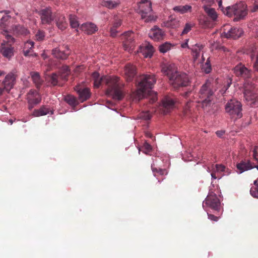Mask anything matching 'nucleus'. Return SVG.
Wrapping results in <instances>:
<instances>
[{"instance_id":"4be33fe9","label":"nucleus","mask_w":258,"mask_h":258,"mask_svg":"<svg viewBox=\"0 0 258 258\" xmlns=\"http://www.w3.org/2000/svg\"><path fill=\"white\" fill-rule=\"evenodd\" d=\"M80 29L87 34H92L98 30L97 26L92 23H84L80 26Z\"/></svg>"},{"instance_id":"49530a36","label":"nucleus","mask_w":258,"mask_h":258,"mask_svg":"<svg viewBox=\"0 0 258 258\" xmlns=\"http://www.w3.org/2000/svg\"><path fill=\"white\" fill-rule=\"evenodd\" d=\"M6 86L2 83V86L0 87V96L3 95L5 92L9 93L10 90H7Z\"/></svg>"},{"instance_id":"c9c22d12","label":"nucleus","mask_w":258,"mask_h":258,"mask_svg":"<svg viewBox=\"0 0 258 258\" xmlns=\"http://www.w3.org/2000/svg\"><path fill=\"white\" fill-rule=\"evenodd\" d=\"M64 100L69 105L75 107L78 104V101L76 98L72 95H67L64 98Z\"/></svg>"},{"instance_id":"b1692460","label":"nucleus","mask_w":258,"mask_h":258,"mask_svg":"<svg viewBox=\"0 0 258 258\" xmlns=\"http://www.w3.org/2000/svg\"><path fill=\"white\" fill-rule=\"evenodd\" d=\"M52 55L57 58L66 59L68 58L70 51L68 48L66 50L61 51L58 48L53 49L52 51Z\"/></svg>"},{"instance_id":"9d476101","label":"nucleus","mask_w":258,"mask_h":258,"mask_svg":"<svg viewBox=\"0 0 258 258\" xmlns=\"http://www.w3.org/2000/svg\"><path fill=\"white\" fill-rule=\"evenodd\" d=\"M257 149L258 147L257 146H255L252 151V156L255 160L257 161V164L254 165L249 160L244 159L242 160L236 165L237 168L239 170V173H241L245 171L251 169L254 167L258 169V158L257 157Z\"/></svg>"},{"instance_id":"3c124183","label":"nucleus","mask_w":258,"mask_h":258,"mask_svg":"<svg viewBox=\"0 0 258 258\" xmlns=\"http://www.w3.org/2000/svg\"><path fill=\"white\" fill-rule=\"evenodd\" d=\"M208 218L213 221H217L219 217L211 214H208Z\"/></svg>"},{"instance_id":"c756f323","label":"nucleus","mask_w":258,"mask_h":258,"mask_svg":"<svg viewBox=\"0 0 258 258\" xmlns=\"http://www.w3.org/2000/svg\"><path fill=\"white\" fill-rule=\"evenodd\" d=\"M180 25L179 21L174 18L170 17L165 23V26L172 28H178Z\"/></svg>"},{"instance_id":"e2e57ef3","label":"nucleus","mask_w":258,"mask_h":258,"mask_svg":"<svg viewBox=\"0 0 258 258\" xmlns=\"http://www.w3.org/2000/svg\"><path fill=\"white\" fill-rule=\"evenodd\" d=\"M29 53H30V50H24V54L26 56L29 55Z\"/></svg>"},{"instance_id":"393cba45","label":"nucleus","mask_w":258,"mask_h":258,"mask_svg":"<svg viewBox=\"0 0 258 258\" xmlns=\"http://www.w3.org/2000/svg\"><path fill=\"white\" fill-rule=\"evenodd\" d=\"M15 80V77L13 74H9L6 76L3 84L7 87V90H11L14 85Z\"/></svg>"},{"instance_id":"6e6552de","label":"nucleus","mask_w":258,"mask_h":258,"mask_svg":"<svg viewBox=\"0 0 258 258\" xmlns=\"http://www.w3.org/2000/svg\"><path fill=\"white\" fill-rule=\"evenodd\" d=\"M151 3L149 0H141L138 4L139 13L145 22H149L155 20L154 16L151 14Z\"/></svg>"},{"instance_id":"603ef678","label":"nucleus","mask_w":258,"mask_h":258,"mask_svg":"<svg viewBox=\"0 0 258 258\" xmlns=\"http://www.w3.org/2000/svg\"><path fill=\"white\" fill-rule=\"evenodd\" d=\"M231 84V80H227V84L226 85H225L223 89H222V90L224 91V92L223 93H224L226 90L229 88V87L230 86Z\"/></svg>"},{"instance_id":"052dcab7","label":"nucleus","mask_w":258,"mask_h":258,"mask_svg":"<svg viewBox=\"0 0 258 258\" xmlns=\"http://www.w3.org/2000/svg\"><path fill=\"white\" fill-rule=\"evenodd\" d=\"M224 133L225 132L223 131H218L216 132L217 136L219 137H221Z\"/></svg>"},{"instance_id":"338daca9","label":"nucleus","mask_w":258,"mask_h":258,"mask_svg":"<svg viewBox=\"0 0 258 258\" xmlns=\"http://www.w3.org/2000/svg\"><path fill=\"white\" fill-rule=\"evenodd\" d=\"M211 176H212V178H213V179H216L217 178V177L216 176L215 173L212 172L211 173Z\"/></svg>"},{"instance_id":"5701e85b","label":"nucleus","mask_w":258,"mask_h":258,"mask_svg":"<svg viewBox=\"0 0 258 258\" xmlns=\"http://www.w3.org/2000/svg\"><path fill=\"white\" fill-rule=\"evenodd\" d=\"M203 48V45L198 43L190 45L189 49L191 51V54L195 61L200 57L201 51Z\"/></svg>"},{"instance_id":"c85d7f7f","label":"nucleus","mask_w":258,"mask_h":258,"mask_svg":"<svg viewBox=\"0 0 258 258\" xmlns=\"http://www.w3.org/2000/svg\"><path fill=\"white\" fill-rule=\"evenodd\" d=\"M77 88H78L77 87ZM76 90L79 95V98L82 102L87 100L90 96V90L88 88L81 89L77 88Z\"/></svg>"},{"instance_id":"c03bdc74","label":"nucleus","mask_w":258,"mask_h":258,"mask_svg":"<svg viewBox=\"0 0 258 258\" xmlns=\"http://www.w3.org/2000/svg\"><path fill=\"white\" fill-rule=\"evenodd\" d=\"M44 32L40 30H39L35 34L36 39L38 41L43 40L44 39Z\"/></svg>"},{"instance_id":"f704fd0d","label":"nucleus","mask_w":258,"mask_h":258,"mask_svg":"<svg viewBox=\"0 0 258 258\" xmlns=\"http://www.w3.org/2000/svg\"><path fill=\"white\" fill-rule=\"evenodd\" d=\"M69 20L70 25L72 28H77L79 27V24L77 18L75 15L72 14L70 15Z\"/></svg>"},{"instance_id":"774afa93","label":"nucleus","mask_w":258,"mask_h":258,"mask_svg":"<svg viewBox=\"0 0 258 258\" xmlns=\"http://www.w3.org/2000/svg\"><path fill=\"white\" fill-rule=\"evenodd\" d=\"M188 108H189V102H187L186 103V106H185V109L186 110Z\"/></svg>"},{"instance_id":"09e8293b","label":"nucleus","mask_w":258,"mask_h":258,"mask_svg":"<svg viewBox=\"0 0 258 258\" xmlns=\"http://www.w3.org/2000/svg\"><path fill=\"white\" fill-rule=\"evenodd\" d=\"M116 28H115L114 27H112L110 28V36L112 37H114L116 36V34L117 33V31L116 30Z\"/></svg>"},{"instance_id":"6e6d98bb","label":"nucleus","mask_w":258,"mask_h":258,"mask_svg":"<svg viewBox=\"0 0 258 258\" xmlns=\"http://www.w3.org/2000/svg\"><path fill=\"white\" fill-rule=\"evenodd\" d=\"M157 100V94L156 93H154L152 95L151 98L150 99V103H153L155 102H156Z\"/></svg>"},{"instance_id":"69168bd1","label":"nucleus","mask_w":258,"mask_h":258,"mask_svg":"<svg viewBox=\"0 0 258 258\" xmlns=\"http://www.w3.org/2000/svg\"><path fill=\"white\" fill-rule=\"evenodd\" d=\"M146 137H148V138H152L153 137V136L152 135V134L150 133H147L146 134Z\"/></svg>"},{"instance_id":"e433bc0d","label":"nucleus","mask_w":258,"mask_h":258,"mask_svg":"<svg viewBox=\"0 0 258 258\" xmlns=\"http://www.w3.org/2000/svg\"><path fill=\"white\" fill-rule=\"evenodd\" d=\"M202 70L206 74L211 72L212 70L211 65L210 63V58H208L206 62L202 66Z\"/></svg>"},{"instance_id":"5fc2aeb1","label":"nucleus","mask_w":258,"mask_h":258,"mask_svg":"<svg viewBox=\"0 0 258 258\" xmlns=\"http://www.w3.org/2000/svg\"><path fill=\"white\" fill-rule=\"evenodd\" d=\"M69 73H69L68 67H66L65 70H64V75L63 76L61 75L60 76V77L63 78L64 79H66L67 77L69 76Z\"/></svg>"},{"instance_id":"680f3d73","label":"nucleus","mask_w":258,"mask_h":258,"mask_svg":"<svg viewBox=\"0 0 258 258\" xmlns=\"http://www.w3.org/2000/svg\"><path fill=\"white\" fill-rule=\"evenodd\" d=\"M36 104H33V103H28V109L29 110H31L34 107L35 105H36Z\"/></svg>"},{"instance_id":"6ab92c4d","label":"nucleus","mask_w":258,"mask_h":258,"mask_svg":"<svg viewBox=\"0 0 258 258\" xmlns=\"http://www.w3.org/2000/svg\"><path fill=\"white\" fill-rule=\"evenodd\" d=\"M243 31L241 29L237 28H231L227 32L224 31V35L227 38H233L236 39L240 37L242 34Z\"/></svg>"},{"instance_id":"ddd939ff","label":"nucleus","mask_w":258,"mask_h":258,"mask_svg":"<svg viewBox=\"0 0 258 258\" xmlns=\"http://www.w3.org/2000/svg\"><path fill=\"white\" fill-rule=\"evenodd\" d=\"M203 207L206 206L215 210H219L220 206L219 199L216 194L213 192H209L205 200L203 202Z\"/></svg>"},{"instance_id":"de8ad7c7","label":"nucleus","mask_w":258,"mask_h":258,"mask_svg":"<svg viewBox=\"0 0 258 258\" xmlns=\"http://www.w3.org/2000/svg\"><path fill=\"white\" fill-rule=\"evenodd\" d=\"M218 1V6L219 8L221 9V10L222 11L223 14H224L226 15V7L225 8L222 5V1L220 0H217Z\"/></svg>"},{"instance_id":"bb28decb","label":"nucleus","mask_w":258,"mask_h":258,"mask_svg":"<svg viewBox=\"0 0 258 258\" xmlns=\"http://www.w3.org/2000/svg\"><path fill=\"white\" fill-rule=\"evenodd\" d=\"M140 52L143 53L145 57H151L154 52L153 47L150 45L147 44L145 46H140Z\"/></svg>"},{"instance_id":"412c9836","label":"nucleus","mask_w":258,"mask_h":258,"mask_svg":"<svg viewBox=\"0 0 258 258\" xmlns=\"http://www.w3.org/2000/svg\"><path fill=\"white\" fill-rule=\"evenodd\" d=\"M175 102L176 99L174 97L172 96H171V97L166 96L162 100V105L168 112V110L174 108Z\"/></svg>"},{"instance_id":"39448f33","label":"nucleus","mask_w":258,"mask_h":258,"mask_svg":"<svg viewBox=\"0 0 258 258\" xmlns=\"http://www.w3.org/2000/svg\"><path fill=\"white\" fill-rule=\"evenodd\" d=\"M226 15L229 17L234 16L233 20L238 21L247 14V6L244 2H239L231 6L226 7Z\"/></svg>"},{"instance_id":"13d9d810","label":"nucleus","mask_w":258,"mask_h":258,"mask_svg":"<svg viewBox=\"0 0 258 258\" xmlns=\"http://www.w3.org/2000/svg\"><path fill=\"white\" fill-rule=\"evenodd\" d=\"M152 170L154 173V176H156L157 174L158 173L159 168H157L156 167H154L152 165L151 166Z\"/></svg>"},{"instance_id":"864d4df0","label":"nucleus","mask_w":258,"mask_h":258,"mask_svg":"<svg viewBox=\"0 0 258 258\" xmlns=\"http://www.w3.org/2000/svg\"><path fill=\"white\" fill-rule=\"evenodd\" d=\"M121 24V21L120 19H117L115 20V21L114 22L113 24V27L117 28L119 27Z\"/></svg>"},{"instance_id":"a211bd4d","label":"nucleus","mask_w":258,"mask_h":258,"mask_svg":"<svg viewBox=\"0 0 258 258\" xmlns=\"http://www.w3.org/2000/svg\"><path fill=\"white\" fill-rule=\"evenodd\" d=\"M27 99L28 103L34 104H39L41 101V98L37 91L34 90H30L27 94Z\"/></svg>"},{"instance_id":"4c0bfd02","label":"nucleus","mask_w":258,"mask_h":258,"mask_svg":"<svg viewBox=\"0 0 258 258\" xmlns=\"http://www.w3.org/2000/svg\"><path fill=\"white\" fill-rule=\"evenodd\" d=\"M172 44L171 43L165 42L159 46V49L160 52L164 53L169 50Z\"/></svg>"},{"instance_id":"7ed1b4c3","label":"nucleus","mask_w":258,"mask_h":258,"mask_svg":"<svg viewBox=\"0 0 258 258\" xmlns=\"http://www.w3.org/2000/svg\"><path fill=\"white\" fill-rule=\"evenodd\" d=\"M161 71L168 76L170 84L175 89L187 86L189 84V79L186 74L177 71L174 64H164Z\"/></svg>"},{"instance_id":"bf43d9fd","label":"nucleus","mask_w":258,"mask_h":258,"mask_svg":"<svg viewBox=\"0 0 258 258\" xmlns=\"http://www.w3.org/2000/svg\"><path fill=\"white\" fill-rule=\"evenodd\" d=\"M188 40H189V39H186V41L181 44V47L182 48L187 47L189 49L190 46H188Z\"/></svg>"},{"instance_id":"2f4dec72","label":"nucleus","mask_w":258,"mask_h":258,"mask_svg":"<svg viewBox=\"0 0 258 258\" xmlns=\"http://www.w3.org/2000/svg\"><path fill=\"white\" fill-rule=\"evenodd\" d=\"M31 78L36 87L39 88L42 85L43 81L40 78L39 73L37 72H32L31 73Z\"/></svg>"},{"instance_id":"f3484780","label":"nucleus","mask_w":258,"mask_h":258,"mask_svg":"<svg viewBox=\"0 0 258 258\" xmlns=\"http://www.w3.org/2000/svg\"><path fill=\"white\" fill-rule=\"evenodd\" d=\"M137 74L136 67L130 63L127 64L124 69V75L126 80L132 81Z\"/></svg>"},{"instance_id":"1a4fd4ad","label":"nucleus","mask_w":258,"mask_h":258,"mask_svg":"<svg viewBox=\"0 0 258 258\" xmlns=\"http://www.w3.org/2000/svg\"><path fill=\"white\" fill-rule=\"evenodd\" d=\"M4 12L6 15L1 19L0 29L3 31L2 33L5 36L6 39H7L8 41L13 42L14 41V38L9 34V30H8L12 17L8 15L10 13L9 11H5Z\"/></svg>"},{"instance_id":"8fccbe9b","label":"nucleus","mask_w":258,"mask_h":258,"mask_svg":"<svg viewBox=\"0 0 258 258\" xmlns=\"http://www.w3.org/2000/svg\"><path fill=\"white\" fill-rule=\"evenodd\" d=\"M215 166L216 170L218 172H223L225 169V167L221 164H216Z\"/></svg>"},{"instance_id":"0e129e2a","label":"nucleus","mask_w":258,"mask_h":258,"mask_svg":"<svg viewBox=\"0 0 258 258\" xmlns=\"http://www.w3.org/2000/svg\"><path fill=\"white\" fill-rule=\"evenodd\" d=\"M26 45H31V47H33V45H34V42H32V41H29V42H27V43L26 44Z\"/></svg>"},{"instance_id":"a18cd8bd","label":"nucleus","mask_w":258,"mask_h":258,"mask_svg":"<svg viewBox=\"0 0 258 258\" xmlns=\"http://www.w3.org/2000/svg\"><path fill=\"white\" fill-rule=\"evenodd\" d=\"M142 149L144 150V152L146 154L152 150L151 146L147 142L144 144L142 146Z\"/></svg>"},{"instance_id":"20e7f679","label":"nucleus","mask_w":258,"mask_h":258,"mask_svg":"<svg viewBox=\"0 0 258 258\" xmlns=\"http://www.w3.org/2000/svg\"><path fill=\"white\" fill-rule=\"evenodd\" d=\"M213 93L211 83L210 80H207L202 86L199 93L200 98L199 102L201 103V106L203 108L211 106Z\"/></svg>"},{"instance_id":"58836bf2","label":"nucleus","mask_w":258,"mask_h":258,"mask_svg":"<svg viewBox=\"0 0 258 258\" xmlns=\"http://www.w3.org/2000/svg\"><path fill=\"white\" fill-rule=\"evenodd\" d=\"M58 75L56 73H52L49 76V81L53 86H56L58 84Z\"/></svg>"},{"instance_id":"f03ea898","label":"nucleus","mask_w":258,"mask_h":258,"mask_svg":"<svg viewBox=\"0 0 258 258\" xmlns=\"http://www.w3.org/2000/svg\"><path fill=\"white\" fill-rule=\"evenodd\" d=\"M156 82V79L153 74L140 75L136 80L137 90L133 93V97L140 100L151 93V89Z\"/></svg>"},{"instance_id":"423d86ee","label":"nucleus","mask_w":258,"mask_h":258,"mask_svg":"<svg viewBox=\"0 0 258 258\" xmlns=\"http://www.w3.org/2000/svg\"><path fill=\"white\" fill-rule=\"evenodd\" d=\"M225 109L226 112L232 118L237 119L242 116V104L240 102L235 99L228 101L225 105Z\"/></svg>"},{"instance_id":"7c9ffc66","label":"nucleus","mask_w":258,"mask_h":258,"mask_svg":"<svg viewBox=\"0 0 258 258\" xmlns=\"http://www.w3.org/2000/svg\"><path fill=\"white\" fill-rule=\"evenodd\" d=\"M173 10L176 12L180 14H184L188 12H190L191 10V6L188 5L184 6H177L173 8Z\"/></svg>"},{"instance_id":"2eb2a0df","label":"nucleus","mask_w":258,"mask_h":258,"mask_svg":"<svg viewBox=\"0 0 258 258\" xmlns=\"http://www.w3.org/2000/svg\"><path fill=\"white\" fill-rule=\"evenodd\" d=\"M234 73L237 77H240L244 79H248L251 77V71L241 63L235 67Z\"/></svg>"},{"instance_id":"a878e982","label":"nucleus","mask_w":258,"mask_h":258,"mask_svg":"<svg viewBox=\"0 0 258 258\" xmlns=\"http://www.w3.org/2000/svg\"><path fill=\"white\" fill-rule=\"evenodd\" d=\"M49 112H51V114L53 113V111H51L49 108L45 106H42L38 109H35L32 113V115L35 117H39L48 114Z\"/></svg>"},{"instance_id":"f257e3e1","label":"nucleus","mask_w":258,"mask_h":258,"mask_svg":"<svg viewBox=\"0 0 258 258\" xmlns=\"http://www.w3.org/2000/svg\"><path fill=\"white\" fill-rule=\"evenodd\" d=\"M92 78L94 81L95 87L99 88L102 83H105L107 86L106 92L107 95L118 100L123 98L122 85L119 82L118 77L102 76L100 78L99 74L95 72L92 74Z\"/></svg>"},{"instance_id":"4468645a","label":"nucleus","mask_w":258,"mask_h":258,"mask_svg":"<svg viewBox=\"0 0 258 258\" xmlns=\"http://www.w3.org/2000/svg\"><path fill=\"white\" fill-rule=\"evenodd\" d=\"M4 40L0 47V52L1 54L5 57L10 59L14 55V47L12 45L15 42H11L8 41L7 39Z\"/></svg>"},{"instance_id":"a19ab883","label":"nucleus","mask_w":258,"mask_h":258,"mask_svg":"<svg viewBox=\"0 0 258 258\" xmlns=\"http://www.w3.org/2000/svg\"><path fill=\"white\" fill-rule=\"evenodd\" d=\"M252 6H250V11L255 12L258 10V0H251Z\"/></svg>"},{"instance_id":"aec40b11","label":"nucleus","mask_w":258,"mask_h":258,"mask_svg":"<svg viewBox=\"0 0 258 258\" xmlns=\"http://www.w3.org/2000/svg\"><path fill=\"white\" fill-rule=\"evenodd\" d=\"M13 33L15 35L26 36L29 33V31L23 26L16 25L13 26L11 29H9V33Z\"/></svg>"},{"instance_id":"9b49d317","label":"nucleus","mask_w":258,"mask_h":258,"mask_svg":"<svg viewBox=\"0 0 258 258\" xmlns=\"http://www.w3.org/2000/svg\"><path fill=\"white\" fill-rule=\"evenodd\" d=\"M36 13L39 15L41 24L42 25H50L53 22L54 16L52 13V8L51 7H46L41 8Z\"/></svg>"},{"instance_id":"37998d69","label":"nucleus","mask_w":258,"mask_h":258,"mask_svg":"<svg viewBox=\"0 0 258 258\" xmlns=\"http://www.w3.org/2000/svg\"><path fill=\"white\" fill-rule=\"evenodd\" d=\"M192 27L193 25L191 24L186 23L182 31L181 35H183L187 34L191 30Z\"/></svg>"},{"instance_id":"72a5a7b5","label":"nucleus","mask_w":258,"mask_h":258,"mask_svg":"<svg viewBox=\"0 0 258 258\" xmlns=\"http://www.w3.org/2000/svg\"><path fill=\"white\" fill-rule=\"evenodd\" d=\"M250 195L255 198H258V178L253 182V185L250 190Z\"/></svg>"},{"instance_id":"0eeeda50","label":"nucleus","mask_w":258,"mask_h":258,"mask_svg":"<svg viewBox=\"0 0 258 258\" xmlns=\"http://www.w3.org/2000/svg\"><path fill=\"white\" fill-rule=\"evenodd\" d=\"M204 9L208 17L205 18L203 20L200 19V24L205 28H212L214 26V23L217 20L218 14L215 9L208 6H204Z\"/></svg>"},{"instance_id":"ea45409f","label":"nucleus","mask_w":258,"mask_h":258,"mask_svg":"<svg viewBox=\"0 0 258 258\" xmlns=\"http://www.w3.org/2000/svg\"><path fill=\"white\" fill-rule=\"evenodd\" d=\"M244 96L247 100H252L254 98V95L252 91L248 89L245 88L243 92Z\"/></svg>"},{"instance_id":"4d7b16f0","label":"nucleus","mask_w":258,"mask_h":258,"mask_svg":"<svg viewBox=\"0 0 258 258\" xmlns=\"http://www.w3.org/2000/svg\"><path fill=\"white\" fill-rule=\"evenodd\" d=\"M167 172L165 169H163L161 168H159L158 174L160 175H163L164 174H167Z\"/></svg>"},{"instance_id":"cd10ccee","label":"nucleus","mask_w":258,"mask_h":258,"mask_svg":"<svg viewBox=\"0 0 258 258\" xmlns=\"http://www.w3.org/2000/svg\"><path fill=\"white\" fill-rule=\"evenodd\" d=\"M120 4L119 0L116 1H105L103 0L101 2V5L109 9H114L117 8Z\"/></svg>"},{"instance_id":"79ce46f5","label":"nucleus","mask_w":258,"mask_h":258,"mask_svg":"<svg viewBox=\"0 0 258 258\" xmlns=\"http://www.w3.org/2000/svg\"><path fill=\"white\" fill-rule=\"evenodd\" d=\"M140 118L148 120L151 119L152 115L149 111L142 112L140 114Z\"/></svg>"},{"instance_id":"473e14b6","label":"nucleus","mask_w":258,"mask_h":258,"mask_svg":"<svg viewBox=\"0 0 258 258\" xmlns=\"http://www.w3.org/2000/svg\"><path fill=\"white\" fill-rule=\"evenodd\" d=\"M56 25L57 27L61 30H63L66 28L67 23L64 16L61 15L58 18L56 21Z\"/></svg>"},{"instance_id":"f8f14e48","label":"nucleus","mask_w":258,"mask_h":258,"mask_svg":"<svg viewBox=\"0 0 258 258\" xmlns=\"http://www.w3.org/2000/svg\"><path fill=\"white\" fill-rule=\"evenodd\" d=\"M134 38L135 34L131 31L125 32L122 35L121 40L124 50L128 52L133 51L135 45Z\"/></svg>"},{"instance_id":"dca6fc26","label":"nucleus","mask_w":258,"mask_h":258,"mask_svg":"<svg viewBox=\"0 0 258 258\" xmlns=\"http://www.w3.org/2000/svg\"><path fill=\"white\" fill-rule=\"evenodd\" d=\"M165 36V32L157 27L154 26L149 31V36L154 41H159L164 39Z\"/></svg>"}]
</instances>
